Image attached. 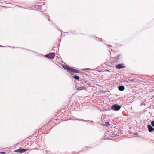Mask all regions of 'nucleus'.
I'll list each match as a JSON object with an SVG mask.
<instances>
[{
	"mask_svg": "<svg viewBox=\"0 0 154 154\" xmlns=\"http://www.w3.org/2000/svg\"><path fill=\"white\" fill-rule=\"evenodd\" d=\"M121 107V106L118 105V104H114L111 107V109L113 110H114L116 111L119 110Z\"/></svg>",
	"mask_w": 154,
	"mask_h": 154,
	"instance_id": "1",
	"label": "nucleus"
},
{
	"mask_svg": "<svg viewBox=\"0 0 154 154\" xmlns=\"http://www.w3.org/2000/svg\"><path fill=\"white\" fill-rule=\"evenodd\" d=\"M55 55V54L54 52L50 53L48 54L45 55V56L50 59H53Z\"/></svg>",
	"mask_w": 154,
	"mask_h": 154,
	"instance_id": "2",
	"label": "nucleus"
},
{
	"mask_svg": "<svg viewBox=\"0 0 154 154\" xmlns=\"http://www.w3.org/2000/svg\"><path fill=\"white\" fill-rule=\"evenodd\" d=\"M72 72H74L75 73H79L80 72V71L76 69H74L73 68H71L70 69V73H70L71 75H73V74L72 73Z\"/></svg>",
	"mask_w": 154,
	"mask_h": 154,
	"instance_id": "3",
	"label": "nucleus"
},
{
	"mask_svg": "<svg viewBox=\"0 0 154 154\" xmlns=\"http://www.w3.org/2000/svg\"><path fill=\"white\" fill-rule=\"evenodd\" d=\"M84 83L85 85H90L91 84V80L89 79H87L84 81Z\"/></svg>",
	"mask_w": 154,
	"mask_h": 154,
	"instance_id": "4",
	"label": "nucleus"
},
{
	"mask_svg": "<svg viewBox=\"0 0 154 154\" xmlns=\"http://www.w3.org/2000/svg\"><path fill=\"white\" fill-rule=\"evenodd\" d=\"M147 127L150 132H151L154 130V128L150 124H148Z\"/></svg>",
	"mask_w": 154,
	"mask_h": 154,
	"instance_id": "5",
	"label": "nucleus"
},
{
	"mask_svg": "<svg viewBox=\"0 0 154 154\" xmlns=\"http://www.w3.org/2000/svg\"><path fill=\"white\" fill-rule=\"evenodd\" d=\"M62 67L63 68L67 70L68 72L69 73H70V69L71 67H69L65 65H63Z\"/></svg>",
	"mask_w": 154,
	"mask_h": 154,
	"instance_id": "6",
	"label": "nucleus"
},
{
	"mask_svg": "<svg viewBox=\"0 0 154 154\" xmlns=\"http://www.w3.org/2000/svg\"><path fill=\"white\" fill-rule=\"evenodd\" d=\"M115 67L119 69L125 67V66H124V64L122 63L116 65Z\"/></svg>",
	"mask_w": 154,
	"mask_h": 154,
	"instance_id": "7",
	"label": "nucleus"
},
{
	"mask_svg": "<svg viewBox=\"0 0 154 154\" xmlns=\"http://www.w3.org/2000/svg\"><path fill=\"white\" fill-rule=\"evenodd\" d=\"M41 8L40 9L42 10V11H45L46 10V6L45 4H43L42 5H41Z\"/></svg>",
	"mask_w": 154,
	"mask_h": 154,
	"instance_id": "8",
	"label": "nucleus"
},
{
	"mask_svg": "<svg viewBox=\"0 0 154 154\" xmlns=\"http://www.w3.org/2000/svg\"><path fill=\"white\" fill-rule=\"evenodd\" d=\"M118 89L120 91H123L125 89V87L123 85H120L118 86Z\"/></svg>",
	"mask_w": 154,
	"mask_h": 154,
	"instance_id": "9",
	"label": "nucleus"
},
{
	"mask_svg": "<svg viewBox=\"0 0 154 154\" xmlns=\"http://www.w3.org/2000/svg\"><path fill=\"white\" fill-rule=\"evenodd\" d=\"M20 149L21 153L24 152L28 150V149H23L21 147H20Z\"/></svg>",
	"mask_w": 154,
	"mask_h": 154,
	"instance_id": "10",
	"label": "nucleus"
},
{
	"mask_svg": "<svg viewBox=\"0 0 154 154\" xmlns=\"http://www.w3.org/2000/svg\"><path fill=\"white\" fill-rule=\"evenodd\" d=\"M85 87L81 86V87H78L77 88H76V89H77L78 90L80 91V90H82L83 89H85Z\"/></svg>",
	"mask_w": 154,
	"mask_h": 154,
	"instance_id": "11",
	"label": "nucleus"
},
{
	"mask_svg": "<svg viewBox=\"0 0 154 154\" xmlns=\"http://www.w3.org/2000/svg\"><path fill=\"white\" fill-rule=\"evenodd\" d=\"M35 8H36L38 9H40L41 8V5H35Z\"/></svg>",
	"mask_w": 154,
	"mask_h": 154,
	"instance_id": "12",
	"label": "nucleus"
},
{
	"mask_svg": "<svg viewBox=\"0 0 154 154\" xmlns=\"http://www.w3.org/2000/svg\"><path fill=\"white\" fill-rule=\"evenodd\" d=\"M72 77L77 80H79V77L77 75H74L73 76H72Z\"/></svg>",
	"mask_w": 154,
	"mask_h": 154,
	"instance_id": "13",
	"label": "nucleus"
},
{
	"mask_svg": "<svg viewBox=\"0 0 154 154\" xmlns=\"http://www.w3.org/2000/svg\"><path fill=\"white\" fill-rule=\"evenodd\" d=\"M14 152H17L21 153V150H20V147L18 149L15 150L14 151Z\"/></svg>",
	"mask_w": 154,
	"mask_h": 154,
	"instance_id": "14",
	"label": "nucleus"
},
{
	"mask_svg": "<svg viewBox=\"0 0 154 154\" xmlns=\"http://www.w3.org/2000/svg\"><path fill=\"white\" fill-rule=\"evenodd\" d=\"M75 120H78V121H88V122L89 121H88V120H87V121H85L84 120H83V119H75Z\"/></svg>",
	"mask_w": 154,
	"mask_h": 154,
	"instance_id": "15",
	"label": "nucleus"
},
{
	"mask_svg": "<svg viewBox=\"0 0 154 154\" xmlns=\"http://www.w3.org/2000/svg\"><path fill=\"white\" fill-rule=\"evenodd\" d=\"M111 109L110 108H108L107 109H105L103 111H109Z\"/></svg>",
	"mask_w": 154,
	"mask_h": 154,
	"instance_id": "16",
	"label": "nucleus"
},
{
	"mask_svg": "<svg viewBox=\"0 0 154 154\" xmlns=\"http://www.w3.org/2000/svg\"><path fill=\"white\" fill-rule=\"evenodd\" d=\"M151 125L152 127H154V120H152L151 121Z\"/></svg>",
	"mask_w": 154,
	"mask_h": 154,
	"instance_id": "17",
	"label": "nucleus"
},
{
	"mask_svg": "<svg viewBox=\"0 0 154 154\" xmlns=\"http://www.w3.org/2000/svg\"><path fill=\"white\" fill-rule=\"evenodd\" d=\"M110 125V124H109V122H106L105 125H106L107 126H109Z\"/></svg>",
	"mask_w": 154,
	"mask_h": 154,
	"instance_id": "18",
	"label": "nucleus"
},
{
	"mask_svg": "<svg viewBox=\"0 0 154 154\" xmlns=\"http://www.w3.org/2000/svg\"><path fill=\"white\" fill-rule=\"evenodd\" d=\"M82 70L84 71L89 70H90V69L89 68H87L82 69Z\"/></svg>",
	"mask_w": 154,
	"mask_h": 154,
	"instance_id": "19",
	"label": "nucleus"
},
{
	"mask_svg": "<svg viewBox=\"0 0 154 154\" xmlns=\"http://www.w3.org/2000/svg\"><path fill=\"white\" fill-rule=\"evenodd\" d=\"M5 153V152H1V153H2V154H4Z\"/></svg>",
	"mask_w": 154,
	"mask_h": 154,
	"instance_id": "20",
	"label": "nucleus"
},
{
	"mask_svg": "<svg viewBox=\"0 0 154 154\" xmlns=\"http://www.w3.org/2000/svg\"><path fill=\"white\" fill-rule=\"evenodd\" d=\"M128 81H131V80L130 79H129L128 80Z\"/></svg>",
	"mask_w": 154,
	"mask_h": 154,
	"instance_id": "21",
	"label": "nucleus"
},
{
	"mask_svg": "<svg viewBox=\"0 0 154 154\" xmlns=\"http://www.w3.org/2000/svg\"><path fill=\"white\" fill-rule=\"evenodd\" d=\"M55 120L56 121H57V119H54V121Z\"/></svg>",
	"mask_w": 154,
	"mask_h": 154,
	"instance_id": "22",
	"label": "nucleus"
},
{
	"mask_svg": "<svg viewBox=\"0 0 154 154\" xmlns=\"http://www.w3.org/2000/svg\"><path fill=\"white\" fill-rule=\"evenodd\" d=\"M119 56H120L119 55L118 56V58H119Z\"/></svg>",
	"mask_w": 154,
	"mask_h": 154,
	"instance_id": "23",
	"label": "nucleus"
},
{
	"mask_svg": "<svg viewBox=\"0 0 154 154\" xmlns=\"http://www.w3.org/2000/svg\"><path fill=\"white\" fill-rule=\"evenodd\" d=\"M137 133H136L135 134V135H137Z\"/></svg>",
	"mask_w": 154,
	"mask_h": 154,
	"instance_id": "24",
	"label": "nucleus"
},
{
	"mask_svg": "<svg viewBox=\"0 0 154 154\" xmlns=\"http://www.w3.org/2000/svg\"><path fill=\"white\" fill-rule=\"evenodd\" d=\"M137 133H136L135 134V135H137Z\"/></svg>",
	"mask_w": 154,
	"mask_h": 154,
	"instance_id": "25",
	"label": "nucleus"
},
{
	"mask_svg": "<svg viewBox=\"0 0 154 154\" xmlns=\"http://www.w3.org/2000/svg\"><path fill=\"white\" fill-rule=\"evenodd\" d=\"M2 45H0V47H2Z\"/></svg>",
	"mask_w": 154,
	"mask_h": 154,
	"instance_id": "26",
	"label": "nucleus"
},
{
	"mask_svg": "<svg viewBox=\"0 0 154 154\" xmlns=\"http://www.w3.org/2000/svg\"><path fill=\"white\" fill-rule=\"evenodd\" d=\"M48 20L49 21H50V20H49V19H48Z\"/></svg>",
	"mask_w": 154,
	"mask_h": 154,
	"instance_id": "27",
	"label": "nucleus"
},
{
	"mask_svg": "<svg viewBox=\"0 0 154 154\" xmlns=\"http://www.w3.org/2000/svg\"><path fill=\"white\" fill-rule=\"evenodd\" d=\"M107 71H109V70H107Z\"/></svg>",
	"mask_w": 154,
	"mask_h": 154,
	"instance_id": "28",
	"label": "nucleus"
},
{
	"mask_svg": "<svg viewBox=\"0 0 154 154\" xmlns=\"http://www.w3.org/2000/svg\"><path fill=\"white\" fill-rule=\"evenodd\" d=\"M91 121V122H93V121Z\"/></svg>",
	"mask_w": 154,
	"mask_h": 154,
	"instance_id": "29",
	"label": "nucleus"
}]
</instances>
